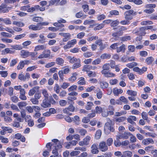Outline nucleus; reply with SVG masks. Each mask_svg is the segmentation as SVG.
Instances as JSON below:
<instances>
[{
	"instance_id": "nucleus-55",
	"label": "nucleus",
	"mask_w": 157,
	"mask_h": 157,
	"mask_svg": "<svg viewBox=\"0 0 157 157\" xmlns=\"http://www.w3.org/2000/svg\"><path fill=\"white\" fill-rule=\"evenodd\" d=\"M31 101L32 103L35 105H38L39 104V101L35 98H32L31 99Z\"/></svg>"
},
{
	"instance_id": "nucleus-40",
	"label": "nucleus",
	"mask_w": 157,
	"mask_h": 157,
	"mask_svg": "<svg viewBox=\"0 0 157 157\" xmlns=\"http://www.w3.org/2000/svg\"><path fill=\"white\" fill-rule=\"evenodd\" d=\"M128 50L129 52H133L135 51L136 48L134 45H130L128 47Z\"/></svg>"
},
{
	"instance_id": "nucleus-63",
	"label": "nucleus",
	"mask_w": 157,
	"mask_h": 157,
	"mask_svg": "<svg viewBox=\"0 0 157 157\" xmlns=\"http://www.w3.org/2000/svg\"><path fill=\"white\" fill-rule=\"evenodd\" d=\"M52 51L54 52H57L60 49V47L59 46H53L51 48Z\"/></svg>"
},
{
	"instance_id": "nucleus-47",
	"label": "nucleus",
	"mask_w": 157,
	"mask_h": 157,
	"mask_svg": "<svg viewBox=\"0 0 157 157\" xmlns=\"http://www.w3.org/2000/svg\"><path fill=\"white\" fill-rule=\"evenodd\" d=\"M120 45V43L119 42L115 43L113 44L110 46V48L113 49H115L118 48L117 46Z\"/></svg>"
},
{
	"instance_id": "nucleus-43",
	"label": "nucleus",
	"mask_w": 157,
	"mask_h": 157,
	"mask_svg": "<svg viewBox=\"0 0 157 157\" xmlns=\"http://www.w3.org/2000/svg\"><path fill=\"white\" fill-rule=\"evenodd\" d=\"M59 104L60 106L63 107L66 106L67 104V102L65 100L61 99L59 101Z\"/></svg>"
},
{
	"instance_id": "nucleus-59",
	"label": "nucleus",
	"mask_w": 157,
	"mask_h": 157,
	"mask_svg": "<svg viewBox=\"0 0 157 157\" xmlns=\"http://www.w3.org/2000/svg\"><path fill=\"white\" fill-rule=\"evenodd\" d=\"M49 102H50V103L51 105L52 104L53 105H56L58 103V102L56 101L52 97L50 98L49 100Z\"/></svg>"
},
{
	"instance_id": "nucleus-48",
	"label": "nucleus",
	"mask_w": 157,
	"mask_h": 157,
	"mask_svg": "<svg viewBox=\"0 0 157 157\" xmlns=\"http://www.w3.org/2000/svg\"><path fill=\"white\" fill-rule=\"evenodd\" d=\"M88 75L90 77H95L96 75V73L91 71H89L87 72Z\"/></svg>"
},
{
	"instance_id": "nucleus-51",
	"label": "nucleus",
	"mask_w": 157,
	"mask_h": 157,
	"mask_svg": "<svg viewBox=\"0 0 157 157\" xmlns=\"http://www.w3.org/2000/svg\"><path fill=\"white\" fill-rule=\"evenodd\" d=\"M131 39V37L130 36H124L121 38V40L123 41H127L130 40Z\"/></svg>"
},
{
	"instance_id": "nucleus-56",
	"label": "nucleus",
	"mask_w": 157,
	"mask_h": 157,
	"mask_svg": "<svg viewBox=\"0 0 157 157\" xmlns=\"http://www.w3.org/2000/svg\"><path fill=\"white\" fill-rule=\"evenodd\" d=\"M0 140H1L2 143H8L9 142V140L8 138L4 137L2 136H0Z\"/></svg>"
},
{
	"instance_id": "nucleus-31",
	"label": "nucleus",
	"mask_w": 157,
	"mask_h": 157,
	"mask_svg": "<svg viewBox=\"0 0 157 157\" xmlns=\"http://www.w3.org/2000/svg\"><path fill=\"white\" fill-rule=\"evenodd\" d=\"M13 24L19 27H22L24 26V24L21 22L13 21Z\"/></svg>"
},
{
	"instance_id": "nucleus-12",
	"label": "nucleus",
	"mask_w": 157,
	"mask_h": 157,
	"mask_svg": "<svg viewBox=\"0 0 157 157\" xmlns=\"http://www.w3.org/2000/svg\"><path fill=\"white\" fill-rule=\"evenodd\" d=\"M154 143V141L151 138L144 139L142 141V144L145 145H148L150 143L153 144Z\"/></svg>"
},
{
	"instance_id": "nucleus-34",
	"label": "nucleus",
	"mask_w": 157,
	"mask_h": 157,
	"mask_svg": "<svg viewBox=\"0 0 157 157\" xmlns=\"http://www.w3.org/2000/svg\"><path fill=\"white\" fill-rule=\"evenodd\" d=\"M78 74L76 73H73L72 76L69 78V80L72 82L75 81L76 79V76Z\"/></svg>"
},
{
	"instance_id": "nucleus-52",
	"label": "nucleus",
	"mask_w": 157,
	"mask_h": 157,
	"mask_svg": "<svg viewBox=\"0 0 157 157\" xmlns=\"http://www.w3.org/2000/svg\"><path fill=\"white\" fill-rule=\"evenodd\" d=\"M104 27V24H101L98 25L95 27L94 28V30L95 31L99 30L103 28Z\"/></svg>"
},
{
	"instance_id": "nucleus-29",
	"label": "nucleus",
	"mask_w": 157,
	"mask_h": 157,
	"mask_svg": "<svg viewBox=\"0 0 157 157\" xmlns=\"http://www.w3.org/2000/svg\"><path fill=\"white\" fill-rule=\"evenodd\" d=\"M101 135V132L100 130H98L95 134V138L96 139H98L100 138Z\"/></svg>"
},
{
	"instance_id": "nucleus-46",
	"label": "nucleus",
	"mask_w": 157,
	"mask_h": 157,
	"mask_svg": "<svg viewBox=\"0 0 157 157\" xmlns=\"http://www.w3.org/2000/svg\"><path fill=\"white\" fill-rule=\"evenodd\" d=\"M3 22L6 25H10L11 24L12 22L10 19L9 18H3Z\"/></svg>"
},
{
	"instance_id": "nucleus-16",
	"label": "nucleus",
	"mask_w": 157,
	"mask_h": 157,
	"mask_svg": "<svg viewBox=\"0 0 157 157\" xmlns=\"http://www.w3.org/2000/svg\"><path fill=\"white\" fill-rule=\"evenodd\" d=\"M39 7V5H35L33 7H32L29 8L27 10V12H33L34 11H38V8Z\"/></svg>"
},
{
	"instance_id": "nucleus-54",
	"label": "nucleus",
	"mask_w": 157,
	"mask_h": 157,
	"mask_svg": "<svg viewBox=\"0 0 157 157\" xmlns=\"http://www.w3.org/2000/svg\"><path fill=\"white\" fill-rule=\"evenodd\" d=\"M113 139L111 138H108L106 140V145L107 146H110L113 143Z\"/></svg>"
},
{
	"instance_id": "nucleus-61",
	"label": "nucleus",
	"mask_w": 157,
	"mask_h": 157,
	"mask_svg": "<svg viewBox=\"0 0 157 157\" xmlns=\"http://www.w3.org/2000/svg\"><path fill=\"white\" fill-rule=\"evenodd\" d=\"M56 36V34L55 33H50L47 36L48 38L51 39L55 38Z\"/></svg>"
},
{
	"instance_id": "nucleus-1",
	"label": "nucleus",
	"mask_w": 157,
	"mask_h": 157,
	"mask_svg": "<svg viewBox=\"0 0 157 157\" xmlns=\"http://www.w3.org/2000/svg\"><path fill=\"white\" fill-rule=\"evenodd\" d=\"M52 141L54 143V147H55L54 149L52 151V153L56 156L59 155L58 152V149L61 148L62 145L63 144V140L59 141L58 139H54L52 140Z\"/></svg>"
},
{
	"instance_id": "nucleus-44",
	"label": "nucleus",
	"mask_w": 157,
	"mask_h": 157,
	"mask_svg": "<svg viewBox=\"0 0 157 157\" xmlns=\"http://www.w3.org/2000/svg\"><path fill=\"white\" fill-rule=\"evenodd\" d=\"M127 93L129 95L134 96H136L137 94V93L136 91L130 90H128L127 91Z\"/></svg>"
},
{
	"instance_id": "nucleus-27",
	"label": "nucleus",
	"mask_w": 157,
	"mask_h": 157,
	"mask_svg": "<svg viewBox=\"0 0 157 157\" xmlns=\"http://www.w3.org/2000/svg\"><path fill=\"white\" fill-rule=\"evenodd\" d=\"M78 84L80 85H84L86 84V81L85 80V78L82 77H81L79 78V80L78 82Z\"/></svg>"
},
{
	"instance_id": "nucleus-21",
	"label": "nucleus",
	"mask_w": 157,
	"mask_h": 157,
	"mask_svg": "<svg viewBox=\"0 0 157 157\" xmlns=\"http://www.w3.org/2000/svg\"><path fill=\"white\" fill-rule=\"evenodd\" d=\"M114 109L113 107L111 105H109L108 108V113H109V115H112L114 114Z\"/></svg>"
},
{
	"instance_id": "nucleus-37",
	"label": "nucleus",
	"mask_w": 157,
	"mask_h": 157,
	"mask_svg": "<svg viewBox=\"0 0 157 157\" xmlns=\"http://www.w3.org/2000/svg\"><path fill=\"white\" fill-rule=\"evenodd\" d=\"M60 0H51L49 2V6L53 5L56 4L57 5L58 3L60 1Z\"/></svg>"
},
{
	"instance_id": "nucleus-45",
	"label": "nucleus",
	"mask_w": 157,
	"mask_h": 157,
	"mask_svg": "<svg viewBox=\"0 0 157 157\" xmlns=\"http://www.w3.org/2000/svg\"><path fill=\"white\" fill-rule=\"evenodd\" d=\"M95 23V21L93 20H87L84 21L83 24L84 25H86L94 24Z\"/></svg>"
},
{
	"instance_id": "nucleus-8",
	"label": "nucleus",
	"mask_w": 157,
	"mask_h": 157,
	"mask_svg": "<svg viewBox=\"0 0 157 157\" xmlns=\"http://www.w3.org/2000/svg\"><path fill=\"white\" fill-rule=\"evenodd\" d=\"M48 98H44L43 101L42 103L41 104V106L44 108L50 107L51 105L50 104Z\"/></svg>"
},
{
	"instance_id": "nucleus-62",
	"label": "nucleus",
	"mask_w": 157,
	"mask_h": 157,
	"mask_svg": "<svg viewBox=\"0 0 157 157\" xmlns=\"http://www.w3.org/2000/svg\"><path fill=\"white\" fill-rule=\"evenodd\" d=\"M120 23L122 25H128L130 23V21L129 20H125L121 21Z\"/></svg>"
},
{
	"instance_id": "nucleus-50",
	"label": "nucleus",
	"mask_w": 157,
	"mask_h": 157,
	"mask_svg": "<svg viewBox=\"0 0 157 157\" xmlns=\"http://www.w3.org/2000/svg\"><path fill=\"white\" fill-rule=\"evenodd\" d=\"M109 13L111 15H119V12L117 10H112L110 11Z\"/></svg>"
},
{
	"instance_id": "nucleus-9",
	"label": "nucleus",
	"mask_w": 157,
	"mask_h": 157,
	"mask_svg": "<svg viewBox=\"0 0 157 157\" xmlns=\"http://www.w3.org/2000/svg\"><path fill=\"white\" fill-rule=\"evenodd\" d=\"M133 71L138 72L139 74H142L147 71V68L144 67L142 69H140L138 67H136L133 68Z\"/></svg>"
},
{
	"instance_id": "nucleus-49",
	"label": "nucleus",
	"mask_w": 157,
	"mask_h": 157,
	"mask_svg": "<svg viewBox=\"0 0 157 157\" xmlns=\"http://www.w3.org/2000/svg\"><path fill=\"white\" fill-rule=\"evenodd\" d=\"M70 46H71V47H73V45L77 43V40L75 39L71 40L68 42Z\"/></svg>"
},
{
	"instance_id": "nucleus-7",
	"label": "nucleus",
	"mask_w": 157,
	"mask_h": 157,
	"mask_svg": "<svg viewBox=\"0 0 157 157\" xmlns=\"http://www.w3.org/2000/svg\"><path fill=\"white\" fill-rule=\"evenodd\" d=\"M11 7H7V6L6 3H2L0 6V12L1 13H8L9 12L8 9Z\"/></svg>"
},
{
	"instance_id": "nucleus-4",
	"label": "nucleus",
	"mask_w": 157,
	"mask_h": 157,
	"mask_svg": "<svg viewBox=\"0 0 157 157\" xmlns=\"http://www.w3.org/2000/svg\"><path fill=\"white\" fill-rule=\"evenodd\" d=\"M137 14L136 12L131 10L126 11L124 13V18L126 20H130L133 19V16Z\"/></svg>"
},
{
	"instance_id": "nucleus-58",
	"label": "nucleus",
	"mask_w": 157,
	"mask_h": 157,
	"mask_svg": "<svg viewBox=\"0 0 157 157\" xmlns=\"http://www.w3.org/2000/svg\"><path fill=\"white\" fill-rule=\"evenodd\" d=\"M54 90L57 94H59L60 92V88L57 84H56L54 88Z\"/></svg>"
},
{
	"instance_id": "nucleus-32",
	"label": "nucleus",
	"mask_w": 157,
	"mask_h": 157,
	"mask_svg": "<svg viewBox=\"0 0 157 157\" xmlns=\"http://www.w3.org/2000/svg\"><path fill=\"white\" fill-rule=\"evenodd\" d=\"M53 144V143L50 142L46 144V147L47 148L48 151H51V149L52 148V147H54Z\"/></svg>"
},
{
	"instance_id": "nucleus-6",
	"label": "nucleus",
	"mask_w": 157,
	"mask_h": 157,
	"mask_svg": "<svg viewBox=\"0 0 157 157\" xmlns=\"http://www.w3.org/2000/svg\"><path fill=\"white\" fill-rule=\"evenodd\" d=\"M99 148L101 151L105 152L108 150V148L105 142L102 141L99 144Z\"/></svg>"
},
{
	"instance_id": "nucleus-24",
	"label": "nucleus",
	"mask_w": 157,
	"mask_h": 157,
	"mask_svg": "<svg viewBox=\"0 0 157 157\" xmlns=\"http://www.w3.org/2000/svg\"><path fill=\"white\" fill-rule=\"evenodd\" d=\"M125 49V45L124 44H122L119 47H118L117 49V52H120L121 51L124 52Z\"/></svg>"
},
{
	"instance_id": "nucleus-41",
	"label": "nucleus",
	"mask_w": 157,
	"mask_h": 157,
	"mask_svg": "<svg viewBox=\"0 0 157 157\" xmlns=\"http://www.w3.org/2000/svg\"><path fill=\"white\" fill-rule=\"evenodd\" d=\"M33 20L34 21L36 22H40V23L43 21L42 18L40 17H36L33 18Z\"/></svg>"
},
{
	"instance_id": "nucleus-30",
	"label": "nucleus",
	"mask_w": 157,
	"mask_h": 157,
	"mask_svg": "<svg viewBox=\"0 0 157 157\" xmlns=\"http://www.w3.org/2000/svg\"><path fill=\"white\" fill-rule=\"evenodd\" d=\"M154 60V59L152 56L147 57L145 60L146 62L148 64H151Z\"/></svg>"
},
{
	"instance_id": "nucleus-15",
	"label": "nucleus",
	"mask_w": 157,
	"mask_h": 157,
	"mask_svg": "<svg viewBox=\"0 0 157 157\" xmlns=\"http://www.w3.org/2000/svg\"><path fill=\"white\" fill-rule=\"evenodd\" d=\"M20 55L23 58H25L29 56V52L27 50H22L21 51Z\"/></svg>"
},
{
	"instance_id": "nucleus-25",
	"label": "nucleus",
	"mask_w": 157,
	"mask_h": 157,
	"mask_svg": "<svg viewBox=\"0 0 157 157\" xmlns=\"http://www.w3.org/2000/svg\"><path fill=\"white\" fill-rule=\"evenodd\" d=\"M76 98L75 97L69 96L67 98V99L68 101V102L69 104L72 105L74 100L76 99Z\"/></svg>"
},
{
	"instance_id": "nucleus-57",
	"label": "nucleus",
	"mask_w": 157,
	"mask_h": 157,
	"mask_svg": "<svg viewBox=\"0 0 157 157\" xmlns=\"http://www.w3.org/2000/svg\"><path fill=\"white\" fill-rule=\"evenodd\" d=\"M95 110L94 112L96 113H100L102 111V109L100 106H97L95 108Z\"/></svg>"
},
{
	"instance_id": "nucleus-11",
	"label": "nucleus",
	"mask_w": 157,
	"mask_h": 157,
	"mask_svg": "<svg viewBox=\"0 0 157 157\" xmlns=\"http://www.w3.org/2000/svg\"><path fill=\"white\" fill-rule=\"evenodd\" d=\"M29 28L33 30L36 31L41 29L42 27L41 26H40L38 24H37L36 25H30L29 26Z\"/></svg>"
},
{
	"instance_id": "nucleus-19",
	"label": "nucleus",
	"mask_w": 157,
	"mask_h": 157,
	"mask_svg": "<svg viewBox=\"0 0 157 157\" xmlns=\"http://www.w3.org/2000/svg\"><path fill=\"white\" fill-rule=\"evenodd\" d=\"M56 63L59 65L62 66L63 65L64 60L62 58L58 57L56 59Z\"/></svg>"
},
{
	"instance_id": "nucleus-42",
	"label": "nucleus",
	"mask_w": 157,
	"mask_h": 157,
	"mask_svg": "<svg viewBox=\"0 0 157 157\" xmlns=\"http://www.w3.org/2000/svg\"><path fill=\"white\" fill-rule=\"evenodd\" d=\"M137 65V63H136L133 62L131 63H128L126 64V66L129 68H133L134 67L136 66Z\"/></svg>"
},
{
	"instance_id": "nucleus-5",
	"label": "nucleus",
	"mask_w": 157,
	"mask_h": 157,
	"mask_svg": "<svg viewBox=\"0 0 157 157\" xmlns=\"http://www.w3.org/2000/svg\"><path fill=\"white\" fill-rule=\"evenodd\" d=\"M75 109V107L72 105H70L68 107L66 108L63 110L64 113L68 114L71 115V113H69L70 112H73L74 111Z\"/></svg>"
},
{
	"instance_id": "nucleus-33",
	"label": "nucleus",
	"mask_w": 157,
	"mask_h": 157,
	"mask_svg": "<svg viewBox=\"0 0 157 157\" xmlns=\"http://www.w3.org/2000/svg\"><path fill=\"white\" fill-rule=\"evenodd\" d=\"M27 105V103L25 101H21L18 102L17 104V105L20 109L23 107L26 106Z\"/></svg>"
},
{
	"instance_id": "nucleus-36",
	"label": "nucleus",
	"mask_w": 157,
	"mask_h": 157,
	"mask_svg": "<svg viewBox=\"0 0 157 157\" xmlns=\"http://www.w3.org/2000/svg\"><path fill=\"white\" fill-rule=\"evenodd\" d=\"M45 48L44 46L43 45H39L35 47L34 51H37L40 50H42Z\"/></svg>"
},
{
	"instance_id": "nucleus-26",
	"label": "nucleus",
	"mask_w": 157,
	"mask_h": 157,
	"mask_svg": "<svg viewBox=\"0 0 157 157\" xmlns=\"http://www.w3.org/2000/svg\"><path fill=\"white\" fill-rule=\"evenodd\" d=\"M123 139H127L128 138L129 136L132 135V134L130 132H125L124 133L122 134Z\"/></svg>"
},
{
	"instance_id": "nucleus-64",
	"label": "nucleus",
	"mask_w": 157,
	"mask_h": 157,
	"mask_svg": "<svg viewBox=\"0 0 157 157\" xmlns=\"http://www.w3.org/2000/svg\"><path fill=\"white\" fill-rule=\"evenodd\" d=\"M26 109L29 113H32L33 111V106L32 107H31L30 106H27L26 107Z\"/></svg>"
},
{
	"instance_id": "nucleus-38",
	"label": "nucleus",
	"mask_w": 157,
	"mask_h": 157,
	"mask_svg": "<svg viewBox=\"0 0 157 157\" xmlns=\"http://www.w3.org/2000/svg\"><path fill=\"white\" fill-rule=\"evenodd\" d=\"M24 65L23 60H21L19 63L17 67V70L21 69L24 67Z\"/></svg>"
},
{
	"instance_id": "nucleus-18",
	"label": "nucleus",
	"mask_w": 157,
	"mask_h": 157,
	"mask_svg": "<svg viewBox=\"0 0 157 157\" xmlns=\"http://www.w3.org/2000/svg\"><path fill=\"white\" fill-rule=\"evenodd\" d=\"M132 153L129 151H126L123 152L122 155L121 157H132Z\"/></svg>"
},
{
	"instance_id": "nucleus-35",
	"label": "nucleus",
	"mask_w": 157,
	"mask_h": 157,
	"mask_svg": "<svg viewBox=\"0 0 157 157\" xmlns=\"http://www.w3.org/2000/svg\"><path fill=\"white\" fill-rule=\"evenodd\" d=\"M111 57V55L109 54L104 53L101 55V58L102 59H109Z\"/></svg>"
},
{
	"instance_id": "nucleus-39",
	"label": "nucleus",
	"mask_w": 157,
	"mask_h": 157,
	"mask_svg": "<svg viewBox=\"0 0 157 157\" xmlns=\"http://www.w3.org/2000/svg\"><path fill=\"white\" fill-rule=\"evenodd\" d=\"M94 105L93 103L91 102H88L87 105L86 106V109L87 110L91 109V107Z\"/></svg>"
},
{
	"instance_id": "nucleus-60",
	"label": "nucleus",
	"mask_w": 157,
	"mask_h": 157,
	"mask_svg": "<svg viewBox=\"0 0 157 157\" xmlns=\"http://www.w3.org/2000/svg\"><path fill=\"white\" fill-rule=\"evenodd\" d=\"M140 55L141 56L145 57L147 56V52L145 51H143L140 52Z\"/></svg>"
},
{
	"instance_id": "nucleus-17",
	"label": "nucleus",
	"mask_w": 157,
	"mask_h": 157,
	"mask_svg": "<svg viewBox=\"0 0 157 157\" xmlns=\"http://www.w3.org/2000/svg\"><path fill=\"white\" fill-rule=\"evenodd\" d=\"M80 62V60L79 59H78V60L74 63L72 68L74 69L80 67L81 66Z\"/></svg>"
},
{
	"instance_id": "nucleus-10",
	"label": "nucleus",
	"mask_w": 157,
	"mask_h": 157,
	"mask_svg": "<svg viewBox=\"0 0 157 157\" xmlns=\"http://www.w3.org/2000/svg\"><path fill=\"white\" fill-rule=\"evenodd\" d=\"M145 29L144 27L140 28L139 30L135 33L137 35L140 36H144L146 33L145 31Z\"/></svg>"
},
{
	"instance_id": "nucleus-28",
	"label": "nucleus",
	"mask_w": 157,
	"mask_h": 157,
	"mask_svg": "<svg viewBox=\"0 0 157 157\" xmlns=\"http://www.w3.org/2000/svg\"><path fill=\"white\" fill-rule=\"evenodd\" d=\"M119 23L120 22L118 20L114 21L111 20L110 25L111 27H114L118 25Z\"/></svg>"
},
{
	"instance_id": "nucleus-53",
	"label": "nucleus",
	"mask_w": 157,
	"mask_h": 157,
	"mask_svg": "<svg viewBox=\"0 0 157 157\" xmlns=\"http://www.w3.org/2000/svg\"><path fill=\"white\" fill-rule=\"evenodd\" d=\"M25 77L24 75L22 74V72L18 76V79L21 81H25L26 80Z\"/></svg>"
},
{
	"instance_id": "nucleus-2",
	"label": "nucleus",
	"mask_w": 157,
	"mask_h": 157,
	"mask_svg": "<svg viewBox=\"0 0 157 157\" xmlns=\"http://www.w3.org/2000/svg\"><path fill=\"white\" fill-rule=\"evenodd\" d=\"M109 121L105 123L104 126V130L106 134H108L110 132H113L115 129L113 127L111 126L112 121L109 119Z\"/></svg>"
},
{
	"instance_id": "nucleus-13",
	"label": "nucleus",
	"mask_w": 157,
	"mask_h": 157,
	"mask_svg": "<svg viewBox=\"0 0 157 157\" xmlns=\"http://www.w3.org/2000/svg\"><path fill=\"white\" fill-rule=\"evenodd\" d=\"M92 149L91 150V153L93 154H97L99 152L98 148V146L96 144H93L91 147Z\"/></svg>"
},
{
	"instance_id": "nucleus-22",
	"label": "nucleus",
	"mask_w": 157,
	"mask_h": 157,
	"mask_svg": "<svg viewBox=\"0 0 157 157\" xmlns=\"http://www.w3.org/2000/svg\"><path fill=\"white\" fill-rule=\"evenodd\" d=\"M100 87L102 89H105L107 88L109 86V84L105 82L102 81L100 83Z\"/></svg>"
},
{
	"instance_id": "nucleus-3",
	"label": "nucleus",
	"mask_w": 157,
	"mask_h": 157,
	"mask_svg": "<svg viewBox=\"0 0 157 157\" xmlns=\"http://www.w3.org/2000/svg\"><path fill=\"white\" fill-rule=\"evenodd\" d=\"M127 29V28L124 26H121L119 29V31L112 33V36L114 37V39L116 40L119 39V37L123 35V31Z\"/></svg>"
},
{
	"instance_id": "nucleus-23",
	"label": "nucleus",
	"mask_w": 157,
	"mask_h": 157,
	"mask_svg": "<svg viewBox=\"0 0 157 157\" xmlns=\"http://www.w3.org/2000/svg\"><path fill=\"white\" fill-rule=\"evenodd\" d=\"M91 139V137L89 136H86L85 138L83 139V141L85 144V145H87L89 144V143Z\"/></svg>"
},
{
	"instance_id": "nucleus-20",
	"label": "nucleus",
	"mask_w": 157,
	"mask_h": 157,
	"mask_svg": "<svg viewBox=\"0 0 157 157\" xmlns=\"http://www.w3.org/2000/svg\"><path fill=\"white\" fill-rule=\"evenodd\" d=\"M67 59L69 62L71 63H75L78 59L74 57H71V56H68L67 57Z\"/></svg>"
},
{
	"instance_id": "nucleus-14",
	"label": "nucleus",
	"mask_w": 157,
	"mask_h": 157,
	"mask_svg": "<svg viewBox=\"0 0 157 157\" xmlns=\"http://www.w3.org/2000/svg\"><path fill=\"white\" fill-rule=\"evenodd\" d=\"M39 87L38 86H36L33 87L32 89H30L29 91V94L30 96H32L33 95L36 91H38L39 90Z\"/></svg>"
}]
</instances>
